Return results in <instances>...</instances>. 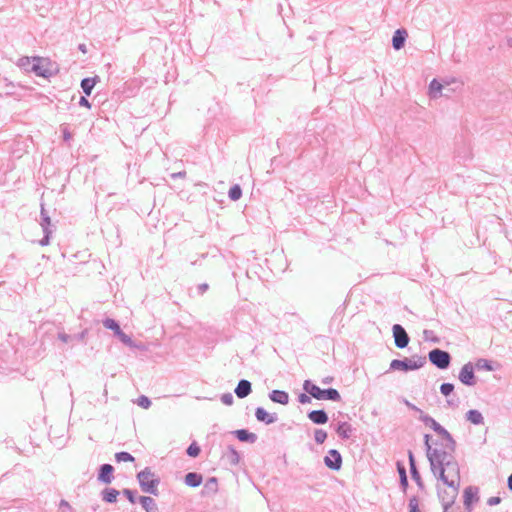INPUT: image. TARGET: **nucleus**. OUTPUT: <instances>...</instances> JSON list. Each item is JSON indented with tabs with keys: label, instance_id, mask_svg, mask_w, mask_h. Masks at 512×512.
<instances>
[{
	"label": "nucleus",
	"instance_id": "obj_1",
	"mask_svg": "<svg viewBox=\"0 0 512 512\" xmlns=\"http://www.w3.org/2000/svg\"><path fill=\"white\" fill-rule=\"evenodd\" d=\"M431 436L429 434L424 435V445L426 449V455L430 463V469L433 474H436V470L441 468L449 469L450 473H454L456 469V458L455 451L447 448V443H441L440 447L432 448L430 444Z\"/></svg>",
	"mask_w": 512,
	"mask_h": 512
},
{
	"label": "nucleus",
	"instance_id": "obj_2",
	"mask_svg": "<svg viewBox=\"0 0 512 512\" xmlns=\"http://www.w3.org/2000/svg\"><path fill=\"white\" fill-rule=\"evenodd\" d=\"M433 475L451 489L449 492L444 491L443 493L439 492L438 494L444 509L443 512H448V510L453 506L455 502L460 487L459 464L456 462V469L454 470V473H450L446 466L445 468L436 470V474Z\"/></svg>",
	"mask_w": 512,
	"mask_h": 512
},
{
	"label": "nucleus",
	"instance_id": "obj_3",
	"mask_svg": "<svg viewBox=\"0 0 512 512\" xmlns=\"http://www.w3.org/2000/svg\"><path fill=\"white\" fill-rule=\"evenodd\" d=\"M136 478L144 493L154 496L159 495L158 486L160 484V478L151 470L150 467H145L143 470L138 472Z\"/></svg>",
	"mask_w": 512,
	"mask_h": 512
},
{
	"label": "nucleus",
	"instance_id": "obj_4",
	"mask_svg": "<svg viewBox=\"0 0 512 512\" xmlns=\"http://www.w3.org/2000/svg\"><path fill=\"white\" fill-rule=\"evenodd\" d=\"M303 390L317 400L340 401L341 395L335 388L321 389L311 380H305Z\"/></svg>",
	"mask_w": 512,
	"mask_h": 512
},
{
	"label": "nucleus",
	"instance_id": "obj_5",
	"mask_svg": "<svg viewBox=\"0 0 512 512\" xmlns=\"http://www.w3.org/2000/svg\"><path fill=\"white\" fill-rule=\"evenodd\" d=\"M419 420L423 422L426 426L430 427L434 432H436L439 436L442 437L444 442L447 443V448L450 450H456V441L454 440L451 433L446 430L443 426H441L433 417L424 412H421L419 415Z\"/></svg>",
	"mask_w": 512,
	"mask_h": 512
},
{
	"label": "nucleus",
	"instance_id": "obj_6",
	"mask_svg": "<svg viewBox=\"0 0 512 512\" xmlns=\"http://www.w3.org/2000/svg\"><path fill=\"white\" fill-rule=\"evenodd\" d=\"M426 363V358L422 356H412L411 358L394 359L390 363L391 370H401L404 372L417 370L423 367Z\"/></svg>",
	"mask_w": 512,
	"mask_h": 512
},
{
	"label": "nucleus",
	"instance_id": "obj_7",
	"mask_svg": "<svg viewBox=\"0 0 512 512\" xmlns=\"http://www.w3.org/2000/svg\"><path fill=\"white\" fill-rule=\"evenodd\" d=\"M428 359L435 367L441 370L449 368L451 364V355L449 352L435 348L428 353Z\"/></svg>",
	"mask_w": 512,
	"mask_h": 512
},
{
	"label": "nucleus",
	"instance_id": "obj_8",
	"mask_svg": "<svg viewBox=\"0 0 512 512\" xmlns=\"http://www.w3.org/2000/svg\"><path fill=\"white\" fill-rule=\"evenodd\" d=\"M392 334L397 348L403 349L408 346L410 337L402 325L394 324L392 327Z\"/></svg>",
	"mask_w": 512,
	"mask_h": 512
},
{
	"label": "nucleus",
	"instance_id": "obj_9",
	"mask_svg": "<svg viewBox=\"0 0 512 512\" xmlns=\"http://www.w3.org/2000/svg\"><path fill=\"white\" fill-rule=\"evenodd\" d=\"M342 456L336 449H330L324 457V464L333 471H339L342 467Z\"/></svg>",
	"mask_w": 512,
	"mask_h": 512
},
{
	"label": "nucleus",
	"instance_id": "obj_10",
	"mask_svg": "<svg viewBox=\"0 0 512 512\" xmlns=\"http://www.w3.org/2000/svg\"><path fill=\"white\" fill-rule=\"evenodd\" d=\"M458 378L464 385L474 386L476 384L474 366L471 362H468L463 365L459 372Z\"/></svg>",
	"mask_w": 512,
	"mask_h": 512
},
{
	"label": "nucleus",
	"instance_id": "obj_11",
	"mask_svg": "<svg viewBox=\"0 0 512 512\" xmlns=\"http://www.w3.org/2000/svg\"><path fill=\"white\" fill-rule=\"evenodd\" d=\"M464 506L468 512H471V506L473 502L479 500L478 488L474 486H468L464 489Z\"/></svg>",
	"mask_w": 512,
	"mask_h": 512
},
{
	"label": "nucleus",
	"instance_id": "obj_12",
	"mask_svg": "<svg viewBox=\"0 0 512 512\" xmlns=\"http://www.w3.org/2000/svg\"><path fill=\"white\" fill-rule=\"evenodd\" d=\"M114 467L111 464H102L99 467L97 479L104 484H110L114 479Z\"/></svg>",
	"mask_w": 512,
	"mask_h": 512
},
{
	"label": "nucleus",
	"instance_id": "obj_13",
	"mask_svg": "<svg viewBox=\"0 0 512 512\" xmlns=\"http://www.w3.org/2000/svg\"><path fill=\"white\" fill-rule=\"evenodd\" d=\"M408 460H409L410 474H411L412 479L416 482L417 486L420 489H423L424 483H423L421 475L417 469L414 454L410 450L408 451Z\"/></svg>",
	"mask_w": 512,
	"mask_h": 512
},
{
	"label": "nucleus",
	"instance_id": "obj_14",
	"mask_svg": "<svg viewBox=\"0 0 512 512\" xmlns=\"http://www.w3.org/2000/svg\"><path fill=\"white\" fill-rule=\"evenodd\" d=\"M255 417L257 421L265 423L266 425L273 424L278 420L276 413H268L263 407L256 408Z\"/></svg>",
	"mask_w": 512,
	"mask_h": 512
},
{
	"label": "nucleus",
	"instance_id": "obj_15",
	"mask_svg": "<svg viewBox=\"0 0 512 512\" xmlns=\"http://www.w3.org/2000/svg\"><path fill=\"white\" fill-rule=\"evenodd\" d=\"M307 417L312 423L317 425L326 424L329 420L328 414L323 409L312 410L307 414Z\"/></svg>",
	"mask_w": 512,
	"mask_h": 512
},
{
	"label": "nucleus",
	"instance_id": "obj_16",
	"mask_svg": "<svg viewBox=\"0 0 512 512\" xmlns=\"http://www.w3.org/2000/svg\"><path fill=\"white\" fill-rule=\"evenodd\" d=\"M408 33L405 29H397L392 37V47L395 50H400L404 47Z\"/></svg>",
	"mask_w": 512,
	"mask_h": 512
},
{
	"label": "nucleus",
	"instance_id": "obj_17",
	"mask_svg": "<svg viewBox=\"0 0 512 512\" xmlns=\"http://www.w3.org/2000/svg\"><path fill=\"white\" fill-rule=\"evenodd\" d=\"M234 392L238 398H246L252 392L251 382L246 379H241L238 382Z\"/></svg>",
	"mask_w": 512,
	"mask_h": 512
},
{
	"label": "nucleus",
	"instance_id": "obj_18",
	"mask_svg": "<svg viewBox=\"0 0 512 512\" xmlns=\"http://www.w3.org/2000/svg\"><path fill=\"white\" fill-rule=\"evenodd\" d=\"M235 437L241 441L253 444L257 441L258 437L255 433L248 431L247 429H238L232 432Z\"/></svg>",
	"mask_w": 512,
	"mask_h": 512
},
{
	"label": "nucleus",
	"instance_id": "obj_19",
	"mask_svg": "<svg viewBox=\"0 0 512 512\" xmlns=\"http://www.w3.org/2000/svg\"><path fill=\"white\" fill-rule=\"evenodd\" d=\"M42 62H43L42 58L33 57L30 71L34 72L37 76L47 78L50 76V72L43 67Z\"/></svg>",
	"mask_w": 512,
	"mask_h": 512
},
{
	"label": "nucleus",
	"instance_id": "obj_20",
	"mask_svg": "<svg viewBox=\"0 0 512 512\" xmlns=\"http://www.w3.org/2000/svg\"><path fill=\"white\" fill-rule=\"evenodd\" d=\"M269 398L272 402L281 405H286L289 402V394L283 390H272L269 393Z\"/></svg>",
	"mask_w": 512,
	"mask_h": 512
},
{
	"label": "nucleus",
	"instance_id": "obj_21",
	"mask_svg": "<svg viewBox=\"0 0 512 512\" xmlns=\"http://www.w3.org/2000/svg\"><path fill=\"white\" fill-rule=\"evenodd\" d=\"M335 431L341 439H349L352 436L353 428L348 422H339Z\"/></svg>",
	"mask_w": 512,
	"mask_h": 512
},
{
	"label": "nucleus",
	"instance_id": "obj_22",
	"mask_svg": "<svg viewBox=\"0 0 512 512\" xmlns=\"http://www.w3.org/2000/svg\"><path fill=\"white\" fill-rule=\"evenodd\" d=\"M139 503L146 512H159L155 500L150 496H140Z\"/></svg>",
	"mask_w": 512,
	"mask_h": 512
},
{
	"label": "nucleus",
	"instance_id": "obj_23",
	"mask_svg": "<svg viewBox=\"0 0 512 512\" xmlns=\"http://www.w3.org/2000/svg\"><path fill=\"white\" fill-rule=\"evenodd\" d=\"M203 477L200 473L189 472L185 475L184 483L189 487H198L201 485Z\"/></svg>",
	"mask_w": 512,
	"mask_h": 512
},
{
	"label": "nucleus",
	"instance_id": "obj_24",
	"mask_svg": "<svg viewBox=\"0 0 512 512\" xmlns=\"http://www.w3.org/2000/svg\"><path fill=\"white\" fill-rule=\"evenodd\" d=\"M99 81V77H87L82 79L81 81V88L86 96H90L92 93L93 88L95 87L96 83Z\"/></svg>",
	"mask_w": 512,
	"mask_h": 512
},
{
	"label": "nucleus",
	"instance_id": "obj_25",
	"mask_svg": "<svg viewBox=\"0 0 512 512\" xmlns=\"http://www.w3.org/2000/svg\"><path fill=\"white\" fill-rule=\"evenodd\" d=\"M119 493L115 488H105L101 491V498L107 503H115Z\"/></svg>",
	"mask_w": 512,
	"mask_h": 512
},
{
	"label": "nucleus",
	"instance_id": "obj_26",
	"mask_svg": "<svg viewBox=\"0 0 512 512\" xmlns=\"http://www.w3.org/2000/svg\"><path fill=\"white\" fill-rule=\"evenodd\" d=\"M224 458L230 465L233 466L238 465L240 462V454L233 446L228 447V450L225 453Z\"/></svg>",
	"mask_w": 512,
	"mask_h": 512
},
{
	"label": "nucleus",
	"instance_id": "obj_27",
	"mask_svg": "<svg viewBox=\"0 0 512 512\" xmlns=\"http://www.w3.org/2000/svg\"><path fill=\"white\" fill-rule=\"evenodd\" d=\"M466 419L474 425H481L484 423L483 415L476 409H471L466 413Z\"/></svg>",
	"mask_w": 512,
	"mask_h": 512
},
{
	"label": "nucleus",
	"instance_id": "obj_28",
	"mask_svg": "<svg viewBox=\"0 0 512 512\" xmlns=\"http://www.w3.org/2000/svg\"><path fill=\"white\" fill-rule=\"evenodd\" d=\"M218 491V480L216 477L209 478L202 491V495L215 494Z\"/></svg>",
	"mask_w": 512,
	"mask_h": 512
},
{
	"label": "nucleus",
	"instance_id": "obj_29",
	"mask_svg": "<svg viewBox=\"0 0 512 512\" xmlns=\"http://www.w3.org/2000/svg\"><path fill=\"white\" fill-rule=\"evenodd\" d=\"M442 88H443V85L436 79H433L429 84L430 97L437 98L439 96V94L441 93Z\"/></svg>",
	"mask_w": 512,
	"mask_h": 512
},
{
	"label": "nucleus",
	"instance_id": "obj_30",
	"mask_svg": "<svg viewBox=\"0 0 512 512\" xmlns=\"http://www.w3.org/2000/svg\"><path fill=\"white\" fill-rule=\"evenodd\" d=\"M40 217H41L40 225L42 227V230H51L50 229L51 219H50L47 211L44 209L43 205H41Z\"/></svg>",
	"mask_w": 512,
	"mask_h": 512
},
{
	"label": "nucleus",
	"instance_id": "obj_31",
	"mask_svg": "<svg viewBox=\"0 0 512 512\" xmlns=\"http://www.w3.org/2000/svg\"><path fill=\"white\" fill-rule=\"evenodd\" d=\"M228 196L232 201L239 200L242 196V189H241L240 185H238V184L233 185L229 189Z\"/></svg>",
	"mask_w": 512,
	"mask_h": 512
},
{
	"label": "nucleus",
	"instance_id": "obj_32",
	"mask_svg": "<svg viewBox=\"0 0 512 512\" xmlns=\"http://www.w3.org/2000/svg\"><path fill=\"white\" fill-rule=\"evenodd\" d=\"M103 326L106 329L112 330L114 332V334H116L121 329L119 323L112 318L104 319Z\"/></svg>",
	"mask_w": 512,
	"mask_h": 512
},
{
	"label": "nucleus",
	"instance_id": "obj_33",
	"mask_svg": "<svg viewBox=\"0 0 512 512\" xmlns=\"http://www.w3.org/2000/svg\"><path fill=\"white\" fill-rule=\"evenodd\" d=\"M475 367L478 370H485V371H492L494 369L491 361L484 359V358L478 359L475 363Z\"/></svg>",
	"mask_w": 512,
	"mask_h": 512
},
{
	"label": "nucleus",
	"instance_id": "obj_34",
	"mask_svg": "<svg viewBox=\"0 0 512 512\" xmlns=\"http://www.w3.org/2000/svg\"><path fill=\"white\" fill-rule=\"evenodd\" d=\"M115 459L117 462H133L135 460V458L126 451L116 453Z\"/></svg>",
	"mask_w": 512,
	"mask_h": 512
},
{
	"label": "nucleus",
	"instance_id": "obj_35",
	"mask_svg": "<svg viewBox=\"0 0 512 512\" xmlns=\"http://www.w3.org/2000/svg\"><path fill=\"white\" fill-rule=\"evenodd\" d=\"M200 452L201 449L196 442L191 443L186 450L187 455L193 458L199 456Z\"/></svg>",
	"mask_w": 512,
	"mask_h": 512
},
{
	"label": "nucleus",
	"instance_id": "obj_36",
	"mask_svg": "<svg viewBox=\"0 0 512 512\" xmlns=\"http://www.w3.org/2000/svg\"><path fill=\"white\" fill-rule=\"evenodd\" d=\"M327 439V432L323 429H316L314 432V440L317 444H323Z\"/></svg>",
	"mask_w": 512,
	"mask_h": 512
},
{
	"label": "nucleus",
	"instance_id": "obj_37",
	"mask_svg": "<svg viewBox=\"0 0 512 512\" xmlns=\"http://www.w3.org/2000/svg\"><path fill=\"white\" fill-rule=\"evenodd\" d=\"M115 335L125 345H128V346H132L133 345V341H132L131 337L129 335L125 334L121 329Z\"/></svg>",
	"mask_w": 512,
	"mask_h": 512
},
{
	"label": "nucleus",
	"instance_id": "obj_38",
	"mask_svg": "<svg viewBox=\"0 0 512 512\" xmlns=\"http://www.w3.org/2000/svg\"><path fill=\"white\" fill-rule=\"evenodd\" d=\"M453 391H454V384H452V383H443L440 386L441 394H443L446 397L451 395L453 393Z\"/></svg>",
	"mask_w": 512,
	"mask_h": 512
},
{
	"label": "nucleus",
	"instance_id": "obj_39",
	"mask_svg": "<svg viewBox=\"0 0 512 512\" xmlns=\"http://www.w3.org/2000/svg\"><path fill=\"white\" fill-rule=\"evenodd\" d=\"M18 65L26 71H30L32 59L29 57H22L19 59Z\"/></svg>",
	"mask_w": 512,
	"mask_h": 512
},
{
	"label": "nucleus",
	"instance_id": "obj_40",
	"mask_svg": "<svg viewBox=\"0 0 512 512\" xmlns=\"http://www.w3.org/2000/svg\"><path fill=\"white\" fill-rule=\"evenodd\" d=\"M137 404L144 409H148L151 406V400L148 397L141 395L137 399Z\"/></svg>",
	"mask_w": 512,
	"mask_h": 512
},
{
	"label": "nucleus",
	"instance_id": "obj_41",
	"mask_svg": "<svg viewBox=\"0 0 512 512\" xmlns=\"http://www.w3.org/2000/svg\"><path fill=\"white\" fill-rule=\"evenodd\" d=\"M122 493L126 496V498L129 500V502H131L132 504H134L136 502V491L134 490H131V489H123Z\"/></svg>",
	"mask_w": 512,
	"mask_h": 512
},
{
	"label": "nucleus",
	"instance_id": "obj_42",
	"mask_svg": "<svg viewBox=\"0 0 512 512\" xmlns=\"http://www.w3.org/2000/svg\"><path fill=\"white\" fill-rule=\"evenodd\" d=\"M409 510L410 512H421L419 509V502L416 496H413L409 500Z\"/></svg>",
	"mask_w": 512,
	"mask_h": 512
},
{
	"label": "nucleus",
	"instance_id": "obj_43",
	"mask_svg": "<svg viewBox=\"0 0 512 512\" xmlns=\"http://www.w3.org/2000/svg\"><path fill=\"white\" fill-rule=\"evenodd\" d=\"M58 339L64 343H73L74 337L73 335H69L65 332H59L57 335Z\"/></svg>",
	"mask_w": 512,
	"mask_h": 512
},
{
	"label": "nucleus",
	"instance_id": "obj_44",
	"mask_svg": "<svg viewBox=\"0 0 512 512\" xmlns=\"http://www.w3.org/2000/svg\"><path fill=\"white\" fill-rule=\"evenodd\" d=\"M44 236L39 241L41 246H47L50 243V236L52 234V230H43Z\"/></svg>",
	"mask_w": 512,
	"mask_h": 512
},
{
	"label": "nucleus",
	"instance_id": "obj_45",
	"mask_svg": "<svg viewBox=\"0 0 512 512\" xmlns=\"http://www.w3.org/2000/svg\"><path fill=\"white\" fill-rule=\"evenodd\" d=\"M221 401H222L223 404L230 406L234 402L233 395L231 393H229V392L228 393H224L221 396Z\"/></svg>",
	"mask_w": 512,
	"mask_h": 512
},
{
	"label": "nucleus",
	"instance_id": "obj_46",
	"mask_svg": "<svg viewBox=\"0 0 512 512\" xmlns=\"http://www.w3.org/2000/svg\"><path fill=\"white\" fill-rule=\"evenodd\" d=\"M311 398H313L312 396H310L308 393H301L299 396H298V401L299 403L301 404H308V403H311Z\"/></svg>",
	"mask_w": 512,
	"mask_h": 512
},
{
	"label": "nucleus",
	"instance_id": "obj_47",
	"mask_svg": "<svg viewBox=\"0 0 512 512\" xmlns=\"http://www.w3.org/2000/svg\"><path fill=\"white\" fill-rule=\"evenodd\" d=\"M87 333H88V331H87V329H85L82 332L73 335L74 342H83L85 337H86V335H87Z\"/></svg>",
	"mask_w": 512,
	"mask_h": 512
},
{
	"label": "nucleus",
	"instance_id": "obj_48",
	"mask_svg": "<svg viewBox=\"0 0 512 512\" xmlns=\"http://www.w3.org/2000/svg\"><path fill=\"white\" fill-rule=\"evenodd\" d=\"M397 471L399 473V478L407 477L406 468L400 462H397Z\"/></svg>",
	"mask_w": 512,
	"mask_h": 512
},
{
	"label": "nucleus",
	"instance_id": "obj_49",
	"mask_svg": "<svg viewBox=\"0 0 512 512\" xmlns=\"http://www.w3.org/2000/svg\"><path fill=\"white\" fill-rule=\"evenodd\" d=\"M404 404L411 410L418 412L421 415V412H423L420 408L415 406L413 403L409 402L408 400H403Z\"/></svg>",
	"mask_w": 512,
	"mask_h": 512
},
{
	"label": "nucleus",
	"instance_id": "obj_50",
	"mask_svg": "<svg viewBox=\"0 0 512 512\" xmlns=\"http://www.w3.org/2000/svg\"><path fill=\"white\" fill-rule=\"evenodd\" d=\"M501 503V498L498 497V496H494V497H490L488 500H487V504L489 506H495V505H498Z\"/></svg>",
	"mask_w": 512,
	"mask_h": 512
},
{
	"label": "nucleus",
	"instance_id": "obj_51",
	"mask_svg": "<svg viewBox=\"0 0 512 512\" xmlns=\"http://www.w3.org/2000/svg\"><path fill=\"white\" fill-rule=\"evenodd\" d=\"M209 289V285L207 283H201L197 286V292L199 295H203Z\"/></svg>",
	"mask_w": 512,
	"mask_h": 512
},
{
	"label": "nucleus",
	"instance_id": "obj_52",
	"mask_svg": "<svg viewBox=\"0 0 512 512\" xmlns=\"http://www.w3.org/2000/svg\"><path fill=\"white\" fill-rule=\"evenodd\" d=\"M59 508H60V509L65 508V509H67L69 512H73V508H72V506H71V505H70L66 500H64V499H62V500L60 501V503H59Z\"/></svg>",
	"mask_w": 512,
	"mask_h": 512
},
{
	"label": "nucleus",
	"instance_id": "obj_53",
	"mask_svg": "<svg viewBox=\"0 0 512 512\" xmlns=\"http://www.w3.org/2000/svg\"><path fill=\"white\" fill-rule=\"evenodd\" d=\"M400 487L402 488V491L406 493L408 488V477H401L400 478Z\"/></svg>",
	"mask_w": 512,
	"mask_h": 512
},
{
	"label": "nucleus",
	"instance_id": "obj_54",
	"mask_svg": "<svg viewBox=\"0 0 512 512\" xmlns=\"http://www.w3.org/2000/svg\"><path fill=\"white\" fill-rule=\"evenodd\" d=\"M79 105L83 106V107H86V108H91V103L89 102V100L85 96H81L80 97Z\"/></svg>",
	"mask_w": 512,
	"mask_h": 512
},
{
	"label": "nucleus",
	"instance_id": "obj_55",
	"mask_svg": "<svg viewBox=\"0 0 512 512\" xmlns=\"http://www.w3.org/2000/svg\"><path fill=\"white\" fill-rule=\"evenodd\" d=\"M72 138L71 133L68 131L67 128L63 129V139L64 141H69Z\"/></svg>",
	"mask_w": 512,
	"mask_h": 512
},
{
	"label": "nucleus",
	"instance_id": "obj_56",
	"mask_svg": "<svg viewBox=\"0 0 512 512\" xmlns=\"http://www.w3.org/2000/svg\"><path fill=\"white\" fill-rule=\"evenodd\" d=\"M186 176V172L185 171H180V172H177V173H173L171 174V177L172 178H183Z\"/></svg>",
	"mask_w": 512,
	"mask_h": 512
},
{
	"label": "nucleus",
	"instance_id": "obj_57",
	"mask_svg": "<svg viewBox=\"0 0 512 512\" xmlns=\"http://www.w3.org/2000/svg\"><path fill=\"white\" fill-rule=\"evenodd\" d=\"M458 402H459V399H458V398H457L456 400H453V399H448V400H447V404H448L449 406H456V405L458 404Z\"/></svg>",
	"mask_w": 512,
	"mask_h": 512
},
{
	"label": "nucleus",
	"instance_id": "obj_58",
	"mask_svg": "<svg viewBox=\"0 0 512 512\" xmlns=\"http://www.w3.org/2000/svg\"><path fill=\"white\" fill-rule=\"evenodd\" d=\"M433 332L431 330H424L423 334H424V338L425 340H429V335L432 334Z\"/></svg>",
	"mask_w": 512,
	"mask_h": 512
},
{
	"label": "nucleus",
	"instance_id": "obj_59",
	"mask_svg": "<svg viewBox=\"0 0 512 512\" xmlns=\"http://www.w3.org/2000/svg\"><path fill=\"white\" fill-rule=\"evenodd\" d=\"M507 485L510 491H512V474L509 475Z\"/></svg>",
	"mask_w": 512,
	"mask_h": 512
},
{
	"label": "nucleus",
	"instance_id": "obj_60",
	"mask_svg": "<svg viewBox=\"0 0 512 512\" xmlns=\"http://www.w3.org/2000/svg\"><path fill=\"white\" fill-rule=\"evenodd\" d=\"M78 49L82 51L83 53L87 52L86 45L85 44H79Z\"/></svg>",
	"mask_w": 512,
	"mask_h": 512
},
{
	"label": "nucleus",
	"instance_id": "obj_61",
	"mask_svg": "<svg viewBox=\"0 0 512 512\" xmlns=\"http://www.w3.org/2000/svg\"><path fill=\"white\" fill-rule=\"evenodd\" d=\"M332 380H333V378H332V377H326V378H324V379L322 380V383H323V384H329V383H331V382H332Z\"/></svg>",
	"mask_w": 512,
	"mask_h": 512
},
{
	"label": "nucleus",
	"instance_id": "obj_62",
	"mask_svg": "<svg viewBox=\"0 0 512 512\" xmlns=\"http://www.w3.org/2000/svg\"><path fill=\"white\" fill-rule=\"evenodd\" d=\"M431 341L437 343L439 341V339L437 337H433V338H431Z\"/></svg>",
	"mask_w": 512,
	"mask_h": 512
}]
</instances>
